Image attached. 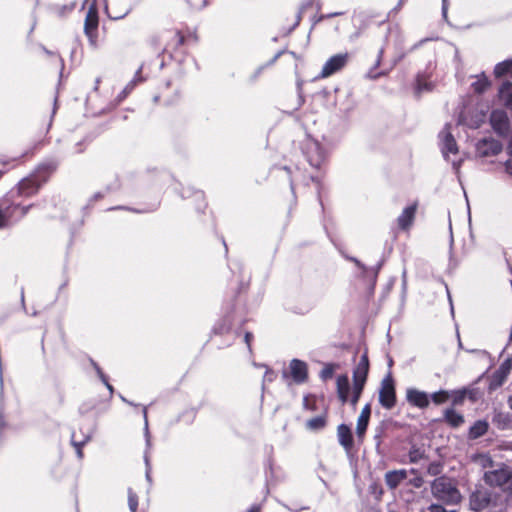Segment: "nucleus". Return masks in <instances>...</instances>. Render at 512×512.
Returning <instances> with one entry per match:
<instances>
[{"label": "nucleus", "instance_id": "obj_1", "mask_svg": "<svg viewBox=\"0 0 512 512\" xmlns=\"http://www.w3.org/2000/svg\"><path fill=\"white\" fill-rule=\"evenodd\" d=\"M58 163L54 160L45 161L38 165L33 174L22 179L17 185V195L31 196L38 192L51 175L56 171Z\"/></svg>", "mask_w": 512, "mask_h": 512}, {"label": "nucleus", "instance_id": "obj_2", "mask_svg": "<svg viewBox=\"0 0 512 512\" xmlns=\"http://www.w3.org/2000/svg\"><path fill=\"white\" fill-rule=\"evenodd\" d=\"M17 191L11 190L0 198V229L10 226L13 222L22 219L30 210L32 205L21 206L15 203L12 198Z\"/></svg>", "mask_w": 512, "mask_h": 512}, {"label": "nucleus", "instance_id": "obj_3", "mask_svg": "<svg viewBox=\"0 0 512 512\" xmlns=\"http://www.w3.org/2000/svg\"><path fill=\"white\" fill-rule=\"evenodd\" d=\"M434 498L447 505H455L461 501V493L452 479L441 476L431 483Z\"/></svg>", "mask_w": 512, "mask_h": 512}, {"label": "nucleus", "instance_id": "obj_4", "mask_svg": "<svg viewBox=\"0 0 512 512\" xmlns=\"http://www.w3.org/2000/svg\"><path fill=\"white\" fill-rule=\"evenodd\" d=\"M379 403L385 409H392L396 405V391L392 375L385 376L379 389Z\"/></svg>", "mask_w": 512, "mask_h": 512}, {"label": "nucleus", "instance_id": "obj_5", "mask_svg": "<svg viewBox=\"0 0 512 512\" xmlns=\"http://www.w3.org/2000/svg\"><path fill=\"white\" fill-rule=\"evenodd\" d=\"M152 43L158 51L162 50L163 52H168L181 47L184 43V36L180 31H169L159 37V39L153 38Z\"/></svg>", "mask_w": 512, "mask_h": 512}, {"label": "nucleus", "instance_id": "obj_6", "mask_svg": "<svg viewBox=\"0 0 512 512\" xmlns=\"http://www.w3.org/2000/svg\"><path fill=\"white\" fill-rule=\"evenodd\" d=\"M349 59L348 53L336 54L330 57L322 67L320 77L327 78L345 67Z\"/></svg>", "mask_w": 512, "mask_h": 512}, {"label": "nucleus", "instance_id": "obj_7", "mask_svg": "<svg viewBox=\"0 0 512 512\" xmlns=\"http://www.w3.org/2000/svg\"><path fill=\"white\" fill-rule=\"evenodd\" d=\"M98 23V11L95 0H93L89 6L84 23V32L92 43H94L97 37Z\"/></svg>", "mask_w": 512, "mask_h": 512}, {"label": "nucleus", "instance_id": "obj_8", "mask_svg": "<svg viewBox=\"0 0 512 512\" xmlns=\"http://www.w3.org/2000/svg\"><path fill=\"white\" fill-rule=\"evenodd\" d=\"M490 123L493 130L499 136H507L510 130L509 118L505 111L503 110H494L490 115Z\"/></svg>", "mask_w": 512, "mask_h": 512}, {"label": "nucleus", "instance_id": "obj_9", "mask_svg": "<svg viewBox=\"0 0 512 512\" xmlns=\"http://www.w3.org/2000/svg\"><path fill=\"white\" fill-rule=\"evenodd\" d=\"M502 151V144L493 138H483L476 143V153L480 157L498 155Z\"/></svg>", "mask_w": 512, "mask_h": 512}, {"label": "nucleus", "instance_id": "obj_10", "mask_svg": "<svg viewBox=\"0 0 512 512\" xmlns=\"http://www.w3.org/2000/svg\"><path fill=\"white\" fill-rule=\"evenodd\" d=\"M511 479V473L508 469L500 468L493 471H487L484 474V481L489 486L501 487L507 484Z\"/></svg>", "mask_w": 512, "mask_h": 512}, {"label": "nucleus", "instance_id": "obj_11", "mask_svg": "<svg viewBox=\"0 0 512 512\" xmlns=\"http://www.w3.org/2000/svg\"><path fill=\"white\" fill-rule=\"evenodd\" d=\"M406 400L408 401L409 404L420 409H425L430 404L429 395L426 392L420 391L415 388L407 389Z\"/></svg>", "mask_w": 512, "mask_h": 512}, {"label": "nucleus", "instance_id": "obj_12", "mask_svg": "<svg viewBox=\"0 0 512 512\" xmlns=\"http://www.w3.org/2000/svg\"><path fill=\"white\" fill-rule=\"evenodd\" d=\"M439 137L442 143V153L445 157H447L448 153L456 154L458 152L457 143L450 131V124L445 125Z\"/></svg>", "mask_w": 512, "mask_h": 512}, {"label": "nucleus", "instance_id": "obj_13", "mask_svg": "<svg viewBox=\"0 0 512 512\" xmlns=\"http://www.w3.org/2000/svg\"><path fill=\"white\" fill-rule=\"evenodd\" d=\"M369 371V360L366 354L362 355L353 371V384L365 386Z\"/></svg>", "mask_w": 512, "mask_h": 512}, {"label": "nucleus", "instance_id": "obj_14", "mask_svg": "<svg viewBox=\"0 0 512 512\" xmlns=\"http://www.w3.org/2000/svg\"><path fill=\"white\" fill-rule=\"evenodd\" d=\"M290 374L296 383H303L308 377L307 364L304 361L293 359L289 364Z\"/></svg>", "mask_w": 512, "mask_h": 512}, {"label": "nucleus", "instance_id": "obj_15", "mask_svg": "<svg viewBox=\"0 0 512 512\" xmlns=\"http://www.w3.org/2000/svg\"><path fill=\"white\" fill-rule=\"evenodd\" d=\"M337 438L339 444L344 448L347 453H350L353 449V435L351 429L346 424H340L337 427Z\"/></svg>", "mask_w": 512, "mask_h": 512}, {"label": "nucleus", "instance_id": "obj_16", "mask_svg": "<svg viewBox=\"0 0 512 512\" xmlns=\"http://www.w3.org/2000/svg\"><path fill=\"white\" fill-rule=\"evenodd\" d=\"M490 495L485 491H476L470 496V507L473 511H481L489 506Z\"/></svg>", "mask_w": 512, "mask_h": 512}, {"label": "nucleus", "instance_id": "obj_17", "mask_svg": "<svg viewBox=\"0 0 512 512\" xmlns=\"http://www.w3.org/2000/svg\"><path fill=\"white\" fill-rule=\"evenodd\" d=\"M370 415H371V408H370V405L367 404L363 407V409L357 419L356 434H357L358 439H360V440H362V438L367 430Z\"/></svg>", "mask_w": 512, "mask_h": 512}, {"label": "nucleus", "instance_id": "obj_18", "mask_svg": "<svg viewBox=\"0 0 512 512\" xmlns=\"http://www.w3.org/2000/svg\"><path fill=\"white\" fill-rule=\"evenodd\" d=\"M338 398L342 404L349 399L350 383L347 375H339L336 380Z\"/></svg>", "mask_w": 512, "mask_h": 512}, {"label": "nucleus", "instance_id": "obj_19", "mask_svg": "<svg viewBox=\"0 0 512 512\" xmlns=\"http://www.w3.org/2000/svg\"><path fill=\"white\" fill-rule=\"evenodd\" d=\"M406 478L407 471L403 469L388 471L385 474V482L390 489H395Z\"/></svg>", "mask_w": 512, "mask_h": 512}, {"label": "nucleus", "instance_id": "obj_20", "mask_svg": "<svg viewBox=\"0 0 512 512\" xmlns=\"http://www.w3.org/2000/svg\"><path fill=\"white\" fill-rule=\"evenodd\" d=\"M416 210H417V203H414V204L406 207L403 210V212L401 213V215L398 217L399 227H401L402 229L408 228L414 220Z\"/></svg>", "mask_w": 512, "mask_h": 512}, {"label": "nucleus", "instance_id": "obj_21", "mask_svg": "<svg viewBox=\"0 0 512 512\" xmlns=\"http://www.w3.org/2000/svg\"><path fill=\"white\" fill-rule=\"evenodd\" d=\"M444 421L453 428H458L464 423V416L453 408H448L444 412Z\"/></svg>", "mask_w": 512, "mask_h": 512}, {"label": "nucleus", "instance_id": "obj_22", "mask_svg": "<svg viewBox=\"0 0 512 512\" xmlns=\"http://www.w3.org/2000/svg\"><path fill=\"white\" fill-rule=\"evenodd\" d=\"M489 425L488 422L485 420H478L476 421L469 430V438L470 439H477L481 436L485 435L488 431Z\"/></svg>", "mask_w": 512, "mask_h": 512}, {"label": "nucleus", "instance_id": "obj_23", "mask_svg": "<svg viewBox=\"0 0 512 512\" xmlns=\"http://www.w3.org/2000/svg\"><path fill=\"white\" fill-rule=\"evenodd\" d=\"M499 98L505 106L512 108V83L504 82L499 89Z\"/></svg>", "mask_w": 512, "mask_h": 512}, {"label": "nucleus", "instance_id": "obj_24", "mask_svg": "<svg viewBox=\"0 0 512 512\" xmlns=\"http://www.w3.org/2000/svg\"><path fill=\"white\" fill-rule=\"evenodd\" d=\"M120 187H121L120 179L118 177H116L113 183H111V184L106 186L105 192H96L92 196L91 200L92 201H98L99 199H102L105 196L106 193H110V192L119 190Z\"/></svg>", "mask_w": 512, "mask_h": 512}, {"label": "nucleus", "instance_id": "obj_25", "mask_svg": "<svg viewBox=\"0 0 512 512\" xmlns=\"http://www.w3.org/2000/svg\"><path fill=\"white\" fill-rule=\"evenodd\" d=\"M429 398L434 404L441 405L450 399V391L439 390L429 395Z\"/></svg>", "mask_w": 512, "mask_h": 512}, {"label": "nucleus", "instance_id": "obj_26", "mask_svg": "<svg viewBox=\"0 0 512 512\" xmlns=\"http://www.w3.org/2000/svg\"><path fill=\"white\" fill-rule=\"evenodd\" d=\"M512 368V362L510 359L505 360L499 369L496 371V376H501V379H499L497 385H502L505 381L507 375L510 373V370Z\"/></svg>", "mask_w": 512, "mask_h": 512}, {"label": "nucleus", "instance_id": "obj_27", "mask_svg": "<svg viewBox=\"0 0 512 512\" xmlns=\"http://www.w3.org/2000/svg\"><path fill=\"white\" fill-rule=\"evenodd\" d=\"M326 425V418L324 416H317L307 421V428L311 430H319Z\"/></svg>", "mask_w": 512, "mask_h": 512}, {"label": "nucleus", "instance_id": "obj_28", "mask_svg": "<svg viewBox=\"0 0 512 512\" xmlns=\"http://www.w3.org/2000/svg\"><path fill=\"white\" fill-rule=\"evenodd\" d=\"M467 397V391L463 389L450 391V399L453 405H461Z\"/></svg>", "mask_w": 512, "mask_h": 512}, {"label": "nucleus", "instance_id": "obj_29", "mask_svg": "<svg viewBox=\"0 0 512 512\" xmlns=\"http://www.w3.org/2000/svg\"><path fill=\"white\" fill-rule=\"evenodd\" d=\"M511 68H512V61H503L501 63H498L495 66L494 74L497 77H501L504 74H506L507 72H509Z\"/></svg>", "mask_w": 512, "mask_h": 512}, {"label": "nucleus", "instance_id": "obj_30", "mask_svg": "<svg viewBox=\"0 0 512 512\" xmlns=\"http://www.w3.org/2000/svg\"><path fill=\"white\" fill-rule=\"evenodd\" d=\"M409 461L411 463H417L425 457V453L420 448L413 446L409 451Z\"/></svg>", "mask_w": 512, "mask_h": 512}, {"label": "nucleus", "instance_id": "obj_31", "mask_svg": "<svg viewBox=\"0 0 512 512\" xmlns=\"http://www.w3.org/2000/svg\"><path fill=\"white\" fill-rule=\"evenodd\" d=\"M90 439V436H85L82 440L80 441H77L75 439V433H72L71 435V443L72 445L75 447L76 449V453H77V456L79 458H82L83 457V452H82V446L87 442L89 441Z\"/></svg>", "mask_w": 512, "mask_h": 512}, {"label": "nucleus", "instance_id": "obj_32", "mask_svg": "<svg viewBox=\"0 0 512 512\" xmlns=\"http://www.w3.org/2000/svg\"><path fill=\"white\" fill-rule=\"evenodd\" d=\"M489 84L490 83H489L488 79L483 76V77H479L475 82H473L472 87L475 92L482 93L488 88Z\"/></svg>", "mask_w": 512, "mask_h": 512}, {"label": "nucleus", "instance_id": "obj_33", "mask_svg": "<svg viewBox=\"0 0 512 512\" xmlns=\"http://www.w3.org/2000/svg\"><path fill=\"white\" fill-rule=\"evenodd\" d=\"M142 413H143V418H144L145 442H146L147 449H150L151 438H150V433H149V428H148V415H147V407L146 406H144L142 408Z\"/></svg>", "mask_w": 512, "mask_h": 512}, {"label": "nucleus", "instance_id": "obj_34", "mask_svg": "<svg viewBox=\"0 0 512 512\" xmlns=\"http://www.w3.org/2000/svg\"><path fill=\"white\" fill-rule=\"evenodd\" d=\"M128 505L131 512H136L138 508V496L131 488L128 489Z\"/></svg>", "mask_w": 512, "mask_h": 512}, {"label": "nucleus", "instance_id": "obj_35", "mask_svg": "<svg viewBox=\"0 0 512 512\" xmlns=\"http://www.w3.org/2000/svg\"><path fill=\"white\" fill-rule=\"evenodd\" d=\"M363 389H364V386L353 384V392H352V397L350 399V403L353 407H356Z\"/></svg>", "mask_w": 512, "mask_h": 512}, {"label": "nucleus", "instance_id": "obj_36", "mask_svg": "<svg viewBox=\"0 0 512 512\" xmlns=\"http://www.w3.org/2000/svg\"><path fill=\"white\" fill-rule=\"evenodd\" d=\"M334 374V366L332 364H327L321 371L320 376L323 380H327L332 378Z\"/></svg>", "mask_w": 512, "mask_h": 512}, {"label": "nucleus", "instance_id": "obj_37", "mask_svg": "<svg viewBox=\"0 0 512 512\" xmlns=\"http://www.w3.org/2000/svg\"><path fill=\"white\" fill-rule=\"evenodd\" d=\"M441 465L437 462H433V463H430L428 468H427V472L428 474L432 475V476H436L438 475L440 472H441Z\"/></svg>", "mask_w": 512, "mask_h": 512}, {"label": "nucleus", "instance_id": "obj_38", "mask_svg": "<svg viewBox=\"0 0 512 512\" xmlns=\"http://www.w3.org/2000/svg\"><path fill=\"white\" fill-rule=\"evenodd\" d=\"M428 509L430 512H454L446 510L442 505L439 504H431Z\"/></svg>", "mask_w": 512, "mask_h": 512}, {"label": "nucleus", "instance_id": "obj_39", "mask_svg": "<svg viewBox=\"0 0 512 512\" xmlns=\"http://www.w3.org/2000/svg\"><path fill=\"white\" fill-rule=\"evenodd\" d=\"M467 391V397L471 401H476L478 398V391L476 389L464 388Z\"/></svg>", "mask_w": 512, "mask_h": 512}, {"label": "nucleus", "instance_id": "obj_40", "mask_svg": "<svg viewBox=\"0 0 512 512\" xmlns=\"http://www.w3.org/2000/svg\"><path fill=\"white\" fill-rule=\"evenodd\" d=\"M226 321H227V323L225 325H221L216 328L218 330V332L221 334L228 332L232 327V322L230 320H226Z\"/></svg>", "mask_w": 512, "mask_h": 512}, {"label": "nucleus", "instance_id": "obj_41", "mask_svg": "<svg viewBox=\"0 0 512 512\" xmlns=\"http://www.w3.org/2000/svg\"><path fill=\"white\" fill-rule=\"evenodd\" d=\"M145 463H146V479L149 483L152 482V479H151V467H150V464H149V459H148V456H147V453L145 454Z\"/></svg>", "mask_w": 512, "mask_h": 512}, {"label": "nucleus", "instance_id": "obj_42", "mask_svg": "<svg viewBox=\"0 0 512 512\" xmlns=\"http://www.w3.org/2000/svg\"><path fill=\"white\" fill-rule=\"evenodd\" d=\"M417 91L418 92H421L423 90H430V86L426 83H422L421 79L418 78L417 79V87H416Z\"/></svg>", "mask_w": 512, "mask_h": 512}, {"label": "nucleus", "instance_id": "obj_43", "mask_svg": "<svg viewBox=\"0 0 512 512\" xmlns=\"http://www.w3.org/2000/svg\"><path fill=\"white\" fill-rule=\"evenodd\" d=\"M507 418H508V415L499 413L498 415H496L494 417L493 421L496 423H501V422H504Z\"/></svg>", "mask_w": 512, "mask_h": 512}, {"label": "nucleus", "instance_id": "obj_44", "mask_svg": "<svg viewBox=\"0 0 512 512\" xmlns=\"http://www.w3.org/2000/svg\"><path fill=\"white\" fill-rule=\"evenodd\" d=\"M97 375L99 376L100 380L102 382H106V378L107 376L104 374V372L102 371V369L100 368V366H96V369H95Z\"/></svg>", "mask_w": 512, "mask_h": 512}, {"label": "nucleus", "instance_id": "obj_45", "mask_svg": "<svg viewBox=\"0 0 512 512\" xmlns=\"http://www.w3.org/2000/svg\"><path fill=\"white\" fill-rule=\"evenodd\" d=\"M97 375L99 376L100 380L102 382H106V378L107 376L104 374V372L102 371V369L100 368V366H96V369H95Z\"/></svg>", "mask_w": 512, "mask_h": 512}, {"label": "nucleus", "instance_id": "obj_46", "mask_svg": "<svg viewBox=\"0 0 512 512\" xmlns=\"http://www.w3.org/2000/svg\"><path fill=\"white\" fill-rule=\"evenodd\" d=\"M252 339H253V334H252V333H250V332H246V334H245V342H246V344H247V346H248V348H249V349H250V347H251V341H252Z\"/></svg>", "mask_w": 512, "mask_h": 512}, {"label": "nucleus", "instance_id": "obj_47", "mask_svg": "<svg viewBox=\"0 0 512 512\" xmlns=\"http://www.w3.org/2000/svg\"><path fill=\"white\" fill-rule=\"evenodd\" d=\"M74 8H75V4H74V3H72V4H70V5H64V6H62V8H61V12H60V14H63L65 11L70 12V11H72Z\"/></svg>", "mask_w": 512, "mask_h": 512}, {"label": "nucleus", "instance_id": "obj_48", "mask_svg": "<svg viewBox=\"0 0 512 512\" xmlns=\"http://www.w3.org/2000/svg\"><path fill=\"white\" fill-rule=\"evenodd\" d=\"M505 168L506 171L512 175V157L506 161Z\"/></svg>", "mask_w": 512, "mask_h": 512}, {"label": "nucleus", "instance_id": "obj_49", "mask_svg": "<svg viewBox=\"0 0 512 512\" xmlns=\"http://www.w3.org/2000/svg\"><path fill=\"white\" fill-rule=\"evenodd\" d=\"M499 379H501V376H496V372H495L494 375H493V380H492V383H491V388H495V387L499 386V385H497Z\"/></svg>", "mask_w": 512, "mask_h": 512}, {"label": "nucleus", "instance_id": "obj_50", "mask_svg": "<svg viewBox=\"0 0 512 512\" xmlns=\"http://www.w3.org/2000/svg\"><path fill=\"white\" fill-rule=\"evenodd\" d=\"M106 387L107 389L109 390L110 394H112L114 392V388L113 386L109 383L108 381V378H106V382H102Z\"/></svg>", "mask_w": 512, "mask_h": 512}, {"label": "nucleus", "instance_id": "obj_51", "mask_svg": "<svg viewBox=\"0 0 512 512\" xmlns=\"http://www.w3.org/2000/svg\"><path fill=\"white\" fill-rule=\"evenodd\" d=\"M20 298H21L22 307L25 310L26 306H25V297H24V288L23 287L21 288Z\"/></svg>", "mask_w": 512, "mask_h": 512}, {"label": "nucleus", "instance_id": "obj_52", "mask_svg": "<svg viewBox=\"0 0 512 512\" xmlns=\"http://www.w3.org/2000/svg\"><path fill=\"white\" fill-rule=\"evenodd\" d=\"M120 398H121V400H122L123 402H125V403H127V404H129V405H131V406H134V407H138V406H139L138 404H135V403H133V402H131V401H128V400H127L125 397H123L122 395H120Z\"/></svg>", "mask_w": 512, "mask_h": 512}, {"label": "nucleus", "instance_id": "obj_53", "mask_svg": "<svg viewBox=\"0 0 512 512\" xmlns=\"http://www.w3.org/2000/svg\"><path fill=\"white\" fill-rule=\"evenodd\" d=\"M247 512H260V507L257 505H254Z\"/></svg>", "mask_w": 512, "mask_h": 512}, {"label": "nucleus", "instance_id": "obj_54", "mask_svg": "<svg viewBox=\"0 0 512 512\" xmlns=\"http://www.w3.org/2000/svg\"><path fill=\"white\" fill-rule=\"evenodd\" d=\"M382 54H383V50L381 49L379 51V54H378V58H377V61H376V66H378L380 64Z\"/></svg>", "mask_w": 512, "mask_h": 512}, {"label": "nucleus", "instance_id": "obj_55", "mask_svg": "<svg viewBox=\"0 0 512 512\" xmlns=\"http://www.w3.org/2000/svg\"><path fill=\"white\" fill-rule=\"evenodd\" d=\"M3 426H4V419H3L2 412L0 411V429H2Z\"/></svg>", "mask_w": 512, "mask_h": 512}, {"label": "nucleus", "instance_id": "obj_56", "mask_svg": "<svg viewBox=\"0 0 512 512\" xmlns=\"http://www.w3.org/2000/svg\"><path fill=\"white\" fill-rule=\"evenodd\" d=\"M507 403L509 408L512 410V395L508 397Z\"/></svg>", "mask_w": 512, "mask_h": 512}, {"label": "nucleus", "instance_id": "obj_57", "mask_svg": "<svg viewBox=\"0 0 512 512\" xmlns=\"http://www.w3.org/2000/svg\"><path fill=\"white\" fill-rule=\"evenodd\" d=\"M351 260H352V261H353L357 266L362 267V265H361L360 261H359V260H357L356 258H352Z\"/></svg>", "mask_w": 512, "mask_h": 512}, {"label": "nucleus", "instance_id": "obj_58", "mask_svg": "<svg viewBox=\"0 0 512 512\" xmlns=\"http://www.w3.org/2000/svg\"><path fill=\"white\" fill-rule=\"evenodd\" d=\"M369 77L371 78H376L378 76V74H373L372 70L369 72Z\"/></svg>", "mask_w": 512, "mask_h": 512}, {"label": "nucleus", "instance_id": "obj_59", "mask_svg": "<svg viewBox=\"0 0 512 512\" xmlns=\"http://www.w3.org/2000/svg\"><path fill=\"white\" fill-rule=\"evenodd\" d=\"M443 14H446V0H443Z\"/></svg>", "mask_w": 512, "mask_h": 512}, {"label": "nucleus", "instance_id": "obj_60", "mask_svg": "<svg viewBox=\"0 0 512 512\" xmlns=\"http://www.w3.org/2000/svg\"><path fill=\"white\" fill-rule=\"evenodd\" d=\"M91 365L94 369H96V366H99L94 360H91Z\"/></svg>", "mask_w": 512, "mask_h": 512}, {"label": "nucleus", "instance_id": "obj_61", "mask_svg": "<svg viewBox=\"0 0 512 512\" xmlns=\"http://www.w3.org/2000/svg\"><path fill=\"white\" fill-rule=\"evenodd\" d=\"M207 3H208V1H207V0H203V1H202L201 6H202V7H205V6L207 5Z\"/></svg>", "mask_w": 512, "mask_h": 512}, {"label": "nucleus", "instance_id": "obj_62", "mask_svg": "<svg viewBox=\"0 0 512 512\" xmlns=\"http://www.w3.org/2000/svg\"><path fill=\"white\" fill-rule=\"evenodd\" d=\"M113 209H124V207L118 206V207H115V208H111V210H113Z\"/></svg>", "mask_w": 512, "mask_h": 512}, {"label": "nucleus", "instance_id": "obj_63", "mask_svg": "<svg viewBox=\"0 0 512 512\" xmlns=\"http://www.w3.org/2000/svg\"><path fill=\"white\" fill-rule=\"evenodd\" d=\"M307 400H308V399H307V397H306V398H304V405H305V406H307Z\"/></svg>", "mask_w": 512, "mask_h": 512}, {"label": "nucleus", "instance_id": "obj_64", "mask_svg": "<svg viewBox=\"0 0 512 512\" xmlns=\"http://www.w3.org/2000/svg\"><path fill=\"white\" fill-rule=\"evenodd\" d=\"M337 15H340V13H334V14H331L330 16H337Z\"/></svg>", "mask_w": 512, "mask_h": 512}]
</instances>
